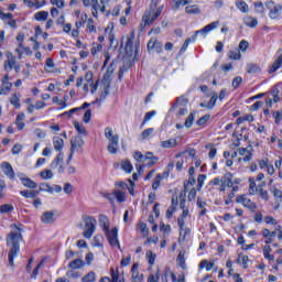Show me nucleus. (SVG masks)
<instances>
[{
	"instance_id": "obj_1",
	"label": "nucleus",
	"mask_w": 282,
	"mask_h": 282,
	"mask_svg": "<svg viewBox=\"0 0 282 282\" xmlns=\"http://www.w3.org/2000/svg\"><path fill=\"white\" fill-rule=\"evenodd\" d=\"M23 225H11V232L7 236V246L10 248L9 265H11V268L14 267V259H17L21 252V241H23V235H21Z\"/></svg>"
},
{
	"instance_id": "obj_2",
	"label": "nucleus",
	"mask_w": 282,
	"mask_h": 282,
	"mask_svg": "<svg viewBox=\"0 0 282 282\" xmlns=\"http://www.w3.org/2000/svg\"><path fill=\"white\" fill-rule=\"evenodd\" d=\"M219 25H220L219 21H214V22L207 24L202 30L196 31L194 33V35L192 36V39L188 37L185 40L183 46L181 47L180 54H184V52H186L188 50V45H191V43H195L197 41L198 34H202L203 39H206V36H208L209 32L217 30V28H219Z\"/></svg>"
},
{
	"instance_id": "obj_3",
	"label": "nucleus",
	"mask_w": 282,
	"mask_h": 282,
	"mask_svg": "<svg viewBox=\"0 0 282 282\" xmlns=\"http://www.w3.org/2000/svg\"><path fill=\"white\" fill-rule=\"evenodd\" d=\"M151 8L149 11H147L142 17V24L144 28L147 25H153V22L158 21V17L162 14L163 7H160L159 9H155L158 7V0H152Z\"/></svg>"
},
{
	"instance_id": "obj_4",
	"label": "nucleus",
	"mask_w": 282,
	"mask_h": 282,
	"mask_svg": "<svg viewBox=\"0 0 282 282\" xmlns=\"http://www.w3.org/2000/svg\"><path fill=\"white\" fill-rule=\"evenodd\" d=\"M170 111H173L176 118H184L188 113V99L186 97H178Z\"/></svg>"
},
{
	"instance_id": "obj_5",
	"label": "nucleus",
	"mask_w": 282,
	"mask_h": 282,
	"mask_svg": "<svg viewBox=\"0 0 282 282\" xmlns=\"http://www.w3.org/2000/svg\"><path fill=\"white\" fill-rule=\"evenodd\" d=\"M6 61L3 65L4 72H12L14 69L15 74H19L21 72V64L17 62V57L12 52L8 51L6 53Z\"/></svg>"
},
{
	"instance_id": "obj_6",
	"label": "nucleus",
	"mask_w": 282,
	"mask_h": 282,
	"mask_svg": "<svg viewBox=\"0 0 282 282\" xmlns=\"http://www.w3.org/2000/svg\"><path fill=\"white\" fill-rule=\"evenodd\" d=\"M85 231L83 232V237L85 239H91L94 237V232H96V226H98V220H96L93 216H86L84 218Z\"/></svg>"
},
{
	"instance_id": "obj_7",
	"label": "nucleus",
	"mask_w": 282,
	"mask_h": 282,
	"mask_svg": "<svg viewBox=\"0 0 282 282\" xmlns=\"http://www.w3.org/2000/svg\"><path fill=\"white\" fill-rule=\"evenodd\" d=\"M85 145V140L83 137L76 135L70 140V154L68 160L74 158V153H83V147Z\"/></svg>"
},
{
	"instance_id": "obj_8",
	"label": "nucleus",
	"mask_w": 282,
	"mask_h": 282,
	"mask_svg": "<svg viewBox=\"0 0 282 282\" xmlns=\"http://www.w3.org/2000/svg\"><path fill=\"white\" fill-rule=\"evenodd\" d=\"M111 74H113V70H111V68H108L101 80L100 89H101L102 99L109 96V85L111 84Z\"/></svg>"
},
{
	"instance_id": "obj_9",
	"label": "nucleus",
	"mask_w": 282,
	"mask_h": 282,
	"mask_svg": "<svg viewBox=\"0 0 282 282\" xmlns=\"http://www.w3.org/2000/svg\"><path fill=\"white\" fill-rule=\"evenodd\" d=\"M104 232L112 248H116V246L120 248V242L118 241V228L116 227H113L112 229L108 228Z\"/></svg>"
},
{
	"instance_id": "obj_10",
	"label": "nucleus",
	"mask_w": 282,
	"mask_h": 282,
	"mask_svg": "<svg viewBox=\"0 0 282 282\" xmlns=\"http://www.w3.org/2000/svg\"><path fill=\"white\" fill-rule=\"evenodd\" d=\"M267 8L269 9L270 19H279L281 17V4H276L274 1H269L267 2Z\"/></svg>"
},
{
	"instance_id": "obj_11",
	"label": "nucleus",
	"mask_w": 282,
	"mask_h": 282,
	"mask_svg": "<svg viewBox=\"0 0 282 282\" xmlns=\"http://www.w3.org/2000/svg\"><path fill=\"white\" fill-rule=\"evenodd\" d=\"M236 202L237 204H242L245 208H249L251 213H254L257 210V204L250 198L246 197V195L237 196Z\"/></svg>"
},
{
	"instance_id": "obj_12",
	"label": "nucleus",
	"mask_w": 282,
	"mask_h": 282,
	"mask_svg": "<svg viewBox=\"0 0 282 282\" xmlns=\"http://www.w3.org/2000/svg\"><path fill=\"white\" fill-rule=\"evenodd\" d=\"M64 158L65 155L63 152H59L56 158L51 163V169L56 170L57 173H63L65 171L64 164Z\"/></svg>"
},
{
	"instance_id": "obj_13",
	"label": "nucleus",
	"mask_w": 282,
	"mask_h": 282,
	"mask_svg": "<svg viewBox=\"0 0 282 282\" xmlns=\"http://www.w3.org/2000/svg\"><path fill=\"white\" fill-rule=\"evenodd\" d=\"M63 187L61 185H53L51 186L47 183H42L40 185V193H50L53 195V193H62Z\"/></svg>"
},
{
	"instance_id": "obj_14",
	"label": "nucleus",
	"mask_w": 282,
	"mask_h": 282,
	"mask_svg": "<svg viewBox=\"0 0 282 282\" xmlns=\"http://www.w3.org/2000/svg\"><path fill=\"white\" fill-rule=\"evenodd\" d=\"M2 87L0 88V96H7L12 89V83H10V75L7 74L1 80Z\"/></svg>"
},
{
	"instance_id": "obj_15",
	"label": "nucleus",
	"mask_w": 282,
	"mask_h": 282,
	"mask_svg": "<svg viewBox=\"0 0 282 282\" xmlns=\"http://www.w3.org/2000/svg\"><path fill=\"white\" fill-rule=\"evenodd\" d=\"M156 52V54L162 53V42H159L155 37L150 39L148 42V52Z\"/></svg>"
},
{
	"instance_id": "obj_16",
	"label": "nucleus",
	"mask_w": 282,
	"mask_h": 282,
	"mask_svg": "<svg viewBox=\"0 0 282 282\" xmlns=\"http://www.w3.org/2000/svg\"><path fill=\"white\" fill-rule=\"evenodd\" d=\"M144 278L140 274V264L134 263L131 268V282H142Z\"/></svg>"
},
{
	"instance_id": "obj_17",
	"label": "nucleus",
	"mask_w": 282,
	"mask_h": 282,
	"mask_svg": "<svg viewBox=\"0 0 282 282\" xmlns=\"http://www.w3.org/2000/svg\"><path fill=\"white\" fill-rule=\"evenodd\" d=\"M1 171L4 173L7 177H9V180H14V169H12V165L9 162H2Z\"/></svg>"
},
{
	"instance_id": "obj_18",
	"label": "nucleus",
	"mask_w": 282,
	"mask_h": 282,
	"mask_svg": "<svg viewBox=\"0 0 282 282\" xmlns=\"http://www.w3.org/2000/svg\"><path fill=\"white\" fill-rule=\"evenodd\" d=\"M19 180L25 186L26 188H36V182H34L32 178L25 176V174L21 173L18 174Z\"/></svg>"
},
{
	"instance_id": "obj_19",
	"label": "nucleus",
	"mask_w": 282,
	"mask_h": 282,
	"mask_svg": "<svg viewBox=\"0 0 282 282\" xmlns=\"http://www.w3.org/2000/svg\"><path fill=\"white\" fill-rule=\"evenodd\" d=\"M105 6L98 3V0H91V14L95 19H98V12H105Z\"/></svg>"
},
{
	"instance_id": "obj_20",
	"label": "nucleus",
	"mask_w": 282,
	"mask_h": 282,
	"mask_svg": "<svg viewBox=\"0 0 282 282\" xmlns=\"http://www.w3.org/2000/svg\"><path fill=\"white\" fill-rule=\"evenodd\" d=\"M105 138L108 142H120V137L113 132V129L105 128Z\"/></svg>"
},
{
	"instance_id": "obj_21",
	"label": "nucleus",
	"mask_w": 282,
	"mask_h": 282,
	"mask_svg": "<svg viewBox=\"0 0 282 282\" xmlns=\"http://www.w3.org/2000/svg\"><path fill=\"white\" fill-rule=\"evenodd\" d=\"M281 65H282V48L279 50L278 57L274 61V63L271 65L269 69V74H274V72L281 68Z\"/></svg>"
},
{
	"instance_id": "obj_22",
	"label": "nucleus",
	"mask_w": 282,
	"mask_h": 282,
	"mask_svg": "<svg viewBox=\"0 0 282 282\" xmlns=\"http://www.w3.org/2000/svg\"><path fill=\"white\" fill-rule=\"evenodd\" d=\"M53 147L55 151H57L58 153H63V149L65 148V141L61 137H54Z\"/></svg>"
},
{
	"instance_id": "obj_23",
	"label": "nucleus",
	"mask_w": 282,
	"mask_h": 282,
	"mask_svg": "<svg viewBox=\"0 0 282 282\" xmlns=\"http://www.w3.org/2000/svg\"><path fill=\"white\" fill-rule=\"evenodd\" d=\"M158 158L153 155L151 152L145 153L143 158V163L145 166H153L154 164H158Z\"/></svg>"
},
{
	"instance_id": "obj_24",
	"label": "nucleus",
	"mask_w": 282,
	"mask_h": 282,
	"mask_svg": "<svg viewBox=\"0 0 282 282\" xmlns=\"http://www.w3.org/2000/svg\"><path fill=\"white\" fill-rule=\"evenodd\" d=\"M191 219L188 209H183L182 214L177 218L178 226H186V220Z\"/></svg>"
},
{
	"instance_id": "obj_25",
	"label": "nucleus",
	"mask_w": 282,
	"mask_h": 282,
	"mask_svg": "<svg viewBox=\"0 0 282 282\" xmlns=\"http://www.w3.org/2000/svg\"><path fill=\"white\" fill-rule=\"evenodd\" d=\"M121 45H124L127 54L133 50V35L121 40Z\"/></svg>"
},
{
	"instance_id": "obj_26",
	"label": "nucleus",
	"mask_w": 282,
	"mask_h": 282,
	"mask_svg": "<svg viewBox=\"0 0 282 282\" xmlns=\"http://www.w3.org/2000/svg\"><path fill=\"white\" fill-rule=\"evenodd\" d=\"M178 228H180L178 241H186V237L191 235V228L186 227V225L178 226Z\"/></svg>"
},
{
	"instance_id": "obj_27",
	"label": "nucleus",
	"mask_w": 282,
	"mask_h": 282,
	"mask_svg": "<svg viewBox=\"0 0 282 282\" xmlns=\"http://www.w3.org/2000/svg\"><path fill=\"white\" fill-rule=\"evenodd\" d=\"M85 78L87 80V84L91 87V94H96V91L98 90V84H94V75L91 74V72L86 73Z\"/></svg>"
},
{
	"instance_id": "obj_28",
	"label": "nucleus",
	"mask_w": 282,
	"mask_h": 282,
	"mask_svg": "<svg viewBox=\"0 0 282 282\" xmlns=\"http://www.w3.org/2000/svg\"><path fill=\"white\" fill-rule=\"evenodd\" d=\"M44 69L48 74H54V72H56V64L54 63V59L51 57L46 58Z\"/></svg>"
},
{
	"instance_id": "obj_29",
	"label": "nucleus",
	"mask_w": 282,
	"mask_h": 282,
	"mask_svg": "<svg viewBox=\"0 0 282 282\" xmlns=\"http://www.w3.org/2000/svg\"><path fill=\"white\" fill-rule=\"evenodd\" d=\"M107 150L111 154L118 153L120 151V141L108 142Z\"/></svg>"
},
{
	"instance_id": "obj_30",
	"label": "nucleus",
	"mask_w": 282,
	"mask_h": 282,
	"mask_svg": "<svg viewBox=\"0 0 282 282\" xmlns=\"http://www.w3.org/2000/svg\"><path fill=\"white\" fill-rule=\"evenodd\" d=\"M42 224H54V213L45 212L41 217Z\"/></svg>"
},
{
	"instance_id": "obj_31",
	"label": "nucleus",
	"mask_w": 282,
	"mask_h": 282,
	"mask_svg": "<svg viewBox=\"0 0 282 282\" xmlns=\"http://www.w3.org/2000/svg\"><path fill=\"white\" fill-rule=\"evenodd\" d=\"M160 147L162 149H175L177 147V140L176 139H170L166 141H161Z\"/></svg>"
},
{
	"instance_id": "obj_32",
	"label": "nucleus",
	"mask_w": 282,
	"mask_h": 282,
	"mask_svg": "<svg viewBox=\"0 0 282 282\" xmlns=\"http://www.w3.org/2000/svg\"><path fill=\"white\" fill-rule=\"evenodd\" d=\"M217 98H219V95L217 93H213L212 97L209 99V102L206 104H200V107H206L207 109H213L215 105L217 104Z\"/></svg>"
},
{
	"instance_id": "obj_33",
	"label": "nucleus",
	"mask_w": 282,
	"mask_h": 282,
	"mask_svg": "<svg viewBox=\"0 0 282 282\" xmlns=\"http://www.w3.org/2000/svg\"><path fill=\"white\" fill-rule=\"evenodd\" d=\"M23 120H25V113L22 112L17 116L15 126L18 127L19 131H23L25 129V122H23Z\"/></svg>"
},
{
	"instance_id": "obj_34",
	"label": "nucleus",
	"mask_w": 282,
	"mask_h": 282,
	"mask_svg": "<svg viewBox=\"0 0 282 282\" xmlns=\"http://www.w3.org/2000/svg\"><path fill=\"white\" fill-rule=\"evenodd\" d=\"M83 265H85V261H83V259H75L69 262L68 268H70V270H80Z\"/></svg>"
},
{
	"instance_id": "obj_35",
	"label": "nucleus",
	"mask_w": 282,
	"mask_h": 282,
	"mask_svg": "<svg viewBox=\"0 0 282 282\" xmlns=\"http://www.w3.org/2000/svg\"><path fill=\"white\" fill-rule=\"evenodd\" d=\"M243 23L247 28H257V25H259V21L253 17H246Z\"/></svg>"
},
{
	"instance_id": "obj_36",
	"label": "nucleus",
	"mask_w": 282,
	"mask_h": 282,
	"mask_svg": "<svg viewBox=\"0 0 282 282\" xmlns=\"http://www.w3.org/2000/svg\"><path fill=\"white\" fill-rule=\"evenodd\" d=\"M48 17H50V12L47 11H40L34 14L35 21H39V22L47 21Z\"/></svg>"
},
{
	"instance_id": "obj_37",
	"label": "nucleus",
	"mask_w": 282,
	"mask_h": 282,
	"mask_svg": "<svg viewBox=\"0 0 282 282\" xmlns=\"http://www.w3.org/2000/svg\"><path fill=\"white\" fill-rule=\"evenodd\" d=\"M197 116V112H191L187 118L185 119V123L184 127L186 129H191V127H193V122H195V118Z\"/></svg>"
},
{
	"instance_id": "obj_38",
	"label": "nucleus",
	"mask_w": 282,
	"mask_h": 282,
	"mask_svg": "<svg viewBox=\"0 0 282 282\" xmlns=\"http://www.w3.org/2000/svg\"><path fill=\"white\" fill-rule=\"evenodd\" d=\"M99 226H101L104 232H105V230H109V218H107V216L100 214L99 215Z\"/></svg>"
},
{
	"instance_id": "obj_39",
	"label": "nucleus",
	"mask_w": 282,
	"mask_h": 282,
	"mask_svg": "<svg viewBox=\"0 0 282 282\" xmlns=\"http://www.w3.org/2000/svg\"><path fill=\"white\" fill-rule=\"evenodd\" d=\"M113 197H116L117 202H119V204H122L123 202H127V195L124 194V192L117 189L113 192Z\"/></svg>"
},
{
	"instance_id": "obj_40",
	"label": "nucleus",
	"mask_w": 282,
	"mask_h": 282,
	"mask_svg": "<svg viewBox=\"0 0 282 282\" xmlns=\"http://www.w3.org/2000/svg\"><path fill=\"white\" fill-rule=\"evenodd\" d=\"M185 12H186V14H199V12H202V10L199 9V6L193 4V6H187L185 8Z\"/></svg>"
},
{
	"instance_id": "obj_41",
	"label": "nucleus",
	"mask_w": 282,
	"mask_h": 282,
	"mask_svg": "<svg viewBox=\"0 0 282 282\" xmlns=\"http://www.w3.org/2000/svg\"><path fill=\"white\" fill-rule=\"evenodd\" d=\"M236 7L238 8V10H240V12H243L245 14L249 12V8H248V3H246V1L243 0H238L236 1Z\"/></svg>"
},
{
	"instance_id": "obj_42",
	"label": "nucleus",
	"mask_w": 282,
	"mask_h": 282,
	"mask_svg": "<svg viewBox=\"0 0 282 282\" xmlns=\"http://www.w3.org/2000/svg\"><path fill=\"white\" fill-rule=\"evenodd\" d=\"M248 256L240 253L238 254V259L236 260V263H241L242 268L246 270L248 268Z\"/></svg>"
},
{
	"instance_id": "obj_43",
	"label": "nucleus",
	"mask_w": 282,
	"mask_h": 282,
	"mask_svg": "<svg viewBox=\"0 0 282 282\" xmlns=\"http://www.w3.org/2000/svg\"><path fill=\"white\" fill-rule=\"evenodd\" d=\"M121 169L124 173H131L133 171V165L131 164V161L124 160L121 162Z\"/></svg>"
},
{
	"instance_id": "obj_44",
	"label": "nucleus",
	"mask_w": 282,
	"mask_h": 282,
	"mask_svg": "<svg viewBox=\"0 0 282 282\" xmlns=\"http://www.w3.org/2000/svg\"><path fill=\"white\" fill-rule=\"evenodd\" d=\"M74 127L77 133H79L80 135H87V129L85 128V126L80 124V122L74 121Z\"/></svg>"
},
{
	"instance_id": "obj_45",
	"label": "nucleus",
	"mask_w": 282,
	"mask_h": 282,
	"mask_svg": "<svg viewBox=\"0 0 282 282\" xmlns=\"http://www.w3.org/2000/svg\"><path fill=\"white\" fill-rule=\"evenodd\" d=\"M221 182L225 183V186H228V188H232V173H227L221 177Z\"/></svg>"
},
{
	"instance_id": "obj_46",
	"label": "nucleus",
	"mask_w": 282,
	"mask_h": 282,
	"mask_svg": "<svg viewBox=\"0 0 282 282\" xmlns=\"http://www.w3.org/2000/svg\"><path fill=\"white\" fill-rule=\"evenodd\" d=\"M247 72L248 74H259V72H261V67L257 64H248Z\"/></svg>"
},
{
	"instance_id": "obj_47",
	"label": "nucleus",
	"mask_w": 282,
	"mask_h": 282,
	"mask_svg": "<svg viewBox=\"0 0 282 282\" xmlns=\"http://www.w3.org/2000/svg\"><path fill=\"white\" fill-rule=\"evenodd\" d=\"M259 188H257V182L252 177L249 178V194L254 195L258 193Z\"/></svg>"
},
{
	"instance_id": "obj_48",
	"label": "nucleus",
	"mask_w": 282,
	"mask_h": 282,
	"mask_svg": "<svg viewBox=\"0 0 282 282\" xmlns=\"http://www.w3.org/2000/svg\"><path fill=\"white\" fill-rule=\"evenodd\" d=\"M210 120V115H205L196 121V127H206V123Z\"/></svg>"
},
{
	"instance_id": "obj_49",
	"label": "nucleus",
	"mask_w": 282,
	"mask_h": 282,
	"mask_svg": "<svg viewBox=\"0 0 282 282\" xmlns=\"http://www.w3.org/2000/svg\"><path fill=\"white\" fill-rule=\"evenodd\" d=\"M160 231L163 232L164 237H169L171 235V225L162 223L160 226Z\"/></svg>"
},
{
	"instance_id": "obj_50",
	"label": "nucleus",
	"mask_w": 282,
	"mask_h": 282,
	"mask_svg": "<svg viewBox=\"0 0 282 282\" xmlns=\"http://www.w3.org/2000/svg\"><path fill=\"white\" fill-rule=\"evenodd\" d=\"M156 254L153 253V251H147L145 253V258L148 259V263L150 265H154L155 264V259H156Z\"/></svg>"
},
{
	"instance_id": "obj_51",
	"label": "nucleus",
	"mask_w": 282,
	"mask_h": 282,
	"mask_svg": "<svg viewBox=\"0 0 282 282\" xmlns=\"http://www.w3.org/2000/svg\"><path fill=\"white\" fill-rule=\"evenodd\" d=\"M96 272H89L84 278H82V282H96Z\"/></svg>"
},
{
	"instance_id": "obj_52",
	"label": "nucleus",
	"mask_w": 282,
	"mask_h": 282,
	"mask_svg": "<svg viewBox=\"0 0 282 282\" xmlns=\"http://www.w3.org/2000/svg\"><path fill=\"white\" fill-rule=\"evenodd\" d=\"M93 246L94 248H102V236L97 235L93 239Z\"/></svg>"
},
{
	"instance_id": "obj_53",
	"label": "nucleus",
	"mask_w": 282,
	"mask_h": 282,
	"mask_svg": "<svg viewBox=\"0 0 282 282\" xmlns=\"http://www.w3.org/2000/svg\"><path fill=\"white\" fill-rule=\"evenodd\" d=\"M40 176L42 180H52V177H54V173H52V170H43L40 173Z\"/></svg>"
},
{
	"instance_id": "obj_54",
	"label": "nucleus",
	"mask_w": 282,
	"mask_h": 282,
	"mask_svg": "<svg viewBox=\"0 0 282 282\" xmlns=\"http://www.w3.org/2000/svg\"><path fill=\"white\" fill-rule=\"evenodd\" d=\"M162 183V174H158L154 178V182L152 184L153 191H158L160 188V184Z\"/></svg>"
},
{
	"instance_id": "obj_55",
	"label": "nucleus",
	"mask_w": 282,
	"mask_h": 282,
	"mask_svg": "<svg viewBox=\"0 0 282 282\" xmlns=\"http://www.w3.org/2000/svg\"><path fill=\"white\" fill-rule=\"evenodd\" d=\"M138 230L143 235V237H147L149 235V227L144 223H140Z\"/></svg>"
},
{
	"instance_id": "obj_56",
	"label": "nucleus",
	"mask_w": 282,
	"mask_h": 282,
	"mask_svg": "<svg viewBox=\"0 0 282 282\" xmlns=\"http://www.w3.org/2000/svg\"><path fill=\"white\" fill-rule=\"evenodd\" d=\"M181 6H188L186 0H174V4L172 6V10H180Z\"/></svg>"
},
{
	"instance_id": "obj_57",
	"label": "nucleus",
	"mask_w": 282,
	"mask_h": 282,
	"mask_svg": "<svg viewBox=\"0 0 282 282\" xmlns=\"http://www.w3.org/2000/svg\"><path fill=\"white\" fill-rule=\"evenodd\" d=\"M20 195L26 199H34V197H36V192L22 191L20 192Z\"/></svg>"
},
{
	"instance_id": "obj_58",
	"label": "nucleus",
	"mask_w": 282,
	"mask_h": 282,
	"mask_svg": "<svg viewBox=\"0 0 282 282\" xmlns=\"http://www.w3.org/2000/svg\"><path fill=\"white\" fill-rule=\"evenodd\" d=\"M229 58H231V61H239V58H241L240 51H237V50L230 51Z\"/></svg>"
},
{
	"instance_id": "obj_59",
	"label": "nucleus",
	"mask_w": 282,
	"mask_h": 282,
	"mask_svg": "<svg viewBox=\"0 0 282 282\" xmlns=\"http://www.w3.org/2000/svg\"><path fill=\"white\" fill-rule=\"evenodd\" d=\"M12 210H14V207L12 205L4 204V205L0 206L1 214L12 213Z\"/></svg>"
},
{
	"instance_id": "obj_60",
	"label": "nucleus",
	"mask_w": 282,
	"mask_h": 282,
	"mask_svg": "<svg viewBox=\"0 0 282 282\" xmlns=\"http://www.w3.org/2000/svg\"><path fill=\"white\" fill-rule=\"evenodd\" d=\"M191 186H195V177L189 176L187 183L184 185V193H188V189H191Z\"/></svg>"
},
{
	"instance_id": "obj_61",
	"label": "nucleus",
	"mask_w": 282,
	"mask_h": 282,
	"mask_svg": "<svg viewBox=\"0 0 282 282\" xmlns=\"http://www.w3.org/2000/svg\"><path fill=\"white\" fill-rule=\"evenodd\" d=\"M238 47H239L238 52H246L248 50V47H250V43H248V41H246V40H242V41H240Z\"/></svg>"
},
{
	"instance_id": "obj_62",
	"label": "nucleus",
	"mask_w": 282,
	"mask_h": 282,
	"mask_svg": "<svg viewBox=\"0 0 282 282\" xmlns=\"http://www.w3.org/2000/svg\"><path fill=\"white\" fill-rule=\"evenodd\" d=\"M272 163H270V160L268 158L261 159L259 161L260 169H268Z\"/></svg>"
},
{
	"instance_id": "obj_63",
	"label": "nucleus",
	"mask_w": 282,
	"mask_h": 282,
	"mask_svg": "<svg viewBox=\"0 0 282 282\" xmlns=\"http://www.w3.org/2000/svg\"><path fill=\"white\" fill-rule=\"evenodd\" d=\"M258 194L260 195L261 199H263L264 202H268V199H270V196L267 189L259 188Z\"/></svg>"
},
{
	"instance_id": "obj_64",
	"label": "nucleus",
	"mask_w": 282,
	"mask_h": 282,
	"mask_svg": "<svg viewBox=\"0 0 282 282\" xmlns=\"http://www.w3.org/2000/svg\"><path fill=\"white\" fill-rule=\"evenodd\" d=\"M51 3L59 10H63V8H65V2L63 0H51Z\"/></svg>"
}]
</instances>
